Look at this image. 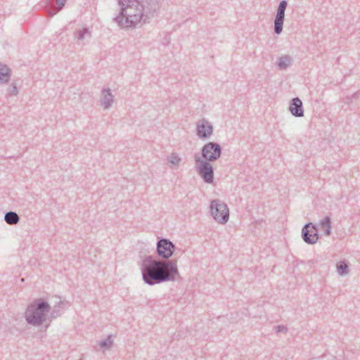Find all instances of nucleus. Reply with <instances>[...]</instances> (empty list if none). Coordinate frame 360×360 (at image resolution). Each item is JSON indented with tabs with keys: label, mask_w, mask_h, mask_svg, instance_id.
<instances>
[{
	"label": "nucleus",
	"mask_w": 360,
	"mask_h": 360,
	"mask_svg": "<svg viewBox=\"0 0 360 360\" xmlns=\"http://www.w3.org/2000/svg\"><path fill=\"white\" fill-rule=\"evenodd\" d=\"M175 245L167 238H159L156 244V252L159 257L168 259L175 251Z\"/></svg>",
	"instance_id": "0eeeda50"
},
{
	"label": "nucleus",
	"mask_w": 360,
	"mask_h": 360,
	"mask_svg": "<svg viewBox=\"0 0 360 360\" xmlns=\"http://www.w3.org/2000/svg\"><path fill=\"white\" fill-rule=\"evenodd\" d=\"M60 304H62L61 300L59 301L58 305H55L53 307L52 311L51 312L50 316H48V321H51L52 319L57 318L61 314V311L60 309Z\"/></svg>",
	"instance_id": "aec40b11"
},
{
	"label": "nucleus",
	"mask_w": 360,
	"mask_h": 360,
	"mask_svg": "<svg viewBox=\"0 0 360 360\" xmlns=\"http://www.w3.org/2000/svg\"><path fill=\"white\" fill-rule=\"evenodd\" d=\"M288 6V1L282 0L280 1L276 10V14L274 21V32L276 34H280L283 31V22L285 20V11Z\"/></svg>",
	"instance_id": "1a4fd4ad"
},
{
	"label": "nucleus",
	"mask_w": 360,
	"mask_h": 360,
	"mask_svg": "<svg viewBox=\"0 0 360 360\" xmlns=\"http://www.w3.org/2000/svg\"><path fill=\"white\" fill-rule=\"evenodd\" d=\"M319 226L324 231V235L329 236L331 234V219L329 216L325 217L319 222Z\"/></svg>",
	"instance_id": "4468645a"
},
{
	"label": "nucleus",
	"mask_w": 360,
	"mask_h": 360,
	"mask_svg": "<svg viewBox=\"0 0 360 360\" xmlns=\"http://www.w3.org/2000/svg\"><path fill=\"white\" fill-rule=\"evenodd\" d=\"M86 34H89V30L87 27H84L76 33V37L78 40H82L84 38V35Z\"/></svg>",
	"instance_id": "5701e85b"
},
{
	"label": "nucleus",
	"mask_w": 360,
	"mask_h": 360,
	"mask_svg": "<svg viewBox=\"0 0 360 360\" xmlns=\"http://www.w3.org/2000/svg\"><path fill=\"white\" fill-rule=\"evenodd\" d=\"M221 146L217 142H208L201 148V155L204 159L203 160L210 162L217 160L221 157Z\"/></svg>",
	"instance_id": "39448f33"
},
{
	"label": "nucleus",
	"mask_w": 360,
	"mask_h": 360,
	"mask_svg": "<svg viewBox=\"0 0 360 360\" xmlns=\"http://www.w3.org/2000/svg\"><path fill=\"white\" fill-rule=\"evenodd\" d=\"M11 76V69L5 64L0 63V84H7Z\"/></svg>",
	"instance_id": "ddd939ff"
},
{
	"label": "nucleus",
	"mask_w": 360,
	"mask_h": 360,
	"mask_svg": "<svg viewBox=\"0 0 360 360\" xmlns=\"http://www.w3.org/2000/svg\"><path fill=\"white\" fill-rule=\"evenodd\" d=\"M121 10L114 20L122 28L134 27L139 22L146 23L158 9V0H120Z\"/></svg>",
	"instance_id": "f257e3e1"
},
{
	"label": "nucleus",
	"mask_w": 360,
	"mask_h": 360,
	"mask_svg": "<svg viewBox=\"0 0 360 360\" xmlns=\"http://www.w3.org/2000/svg\"><path fill=\"white\" fill-rule=\"evenodd\" d=\"M195 161L200 163L198 167V172L204 182L212 184L214 181V169L210 162L200 159L198 155H195Z\"/></svg>",
	"instance_id": "423d86ee"
},
{
	"label": "nucleus",
	"mask_w": 360,
	"mask_h": 360,
	"mask_svg": "<svg viewBox=\"0 0 360 360\" xmlns=\"http://www.w3.org/2000/svg\"><path fill=\"white\" fill-rule=\"evenodd\" d=\"M337 272L340 276L347 275L349 273V264L345 260L340 261L336 264Z\"/></svg>",
	"instance_id": "dca6fc26"
},
{
	"label": "nucleus",
	"mask_w": 360,
	"mask_h": 360,
	"mask_svg": "<svg viewBox=\"0 0 360 360\" xmlns=\"http://www.w3.org/2000/svg\"><path fill=\"white\" fill-rule=\"evenodd\" d=\"M302 238L309 245L315 244L319 239L317 226L311 222L304 224L302 229Z\"/></svg>",
	"instance_id": "6e6552de"
},
{
	"label": "nucleus",
	"mask_w": 360,
	"mask_h": 360,
	"mask_svg": "<svg viewBox=\"0 0 360 360\" xmlns=\"http://www.w3.org/2000/svg\"><path fill=\"white\" fill-rule=\"evenodd\" d=\"M210 212L214 220L219 224H226L229 219V210L226 203L219 199L211 201Z\"/></svg>",
	"instance_id": "20e7f679"
},
{
	"label": "nucleus",
	"mask_w": 360,
	"mask_h": 360,
	"mask_svg": "<svg viewBox=\"0 0 360 360\" xmlns=\"http://www.w3.org/2000/svg\"><path fill=\"white\" fill-rule=\"evenodd\" d=\"M352 98L353 99H357V98H360V91H358L355 93H354L352 95Z\"/></svg>",
	"instance_id": "393cba45"
},
{
	"label": "nucleus",
	"mask_w": 360,
	"mask_h": 360,
	"mask_svg": "<svg viewBox=\"0 0 360 360\" xmlns=\"http://www.w3.org/2000/svg\"><path fill=\"white\" fill-rule=\"evenodd\" d=\"M56 4L58 5V10L54 11L53 9H48L47 10V15L49 17H53L54 15H56L58 11H60L65 6L67 0H56Z\"/></svg>",
	"instance_id": "a211bd4d"
},
{
	"label": "nucleus",
	"mask_w": 360,
	"mask_h": 360,
	"mask_svg": "<svg viewBox=\"0 0 360 360\" xmlns=\"http://www.w3.org/2000/svg\"><path fill=\"white\" fill-rule=\"evenodd\" d=\"M167 161L172 165L170 167L177 166L181 161V158L174 153H172L170 156L167 157Z\"/></svg>",
	"instance_id": "412c9836"
},
{
	"label": "nucleus",
	"mask_w": 360,
	"mask_h": 360,
	"mask_svg": "<svg viewBox=\"0 0 360 360\" xmlns=\"http://www.w3.org/2000/svg\"><path fill=\"white\" fill-rule=\"evenodd\" d=\"M352 99L353 98H352V96H347L345 98V103H346L347 104H350L352 102Z\"/></svg>",
	"instance_id": "a878e982"
},
{
	"label": "nucleus",
	"mask_w": 360,
	"mask_h": 360,
	"mask_svg": "<svg viewBox=\"0 0 360 360\" xmlns=\"http://www.w3.org/2000/svg\"><path fill=\"white\" fill-rule=\"evenodd\" d=\"M276 332L277 333H286L288 332V328L283 325H279L276 327Z\"/></svg>",
	"instance_id": "b1692460"
},
{
	"label": "nucleus",
	"mask_w": 360,
	"mask_h": 360,
	"mask_svg": "<svg viewBox=\"0 0 360 360\" xmlns=\"http://www.w3.org/2000/svg\"><path fill=\"white\" fill-rule=\"evenodd\" d=\"M289 111L295 117H302L304 116V111L302 101L298 98H293L289 105Z\"/></svg>",
	"instance_id": "9b49d317"
},
{
	"label": "nucleus",
	"mask_w": 360,
	"mask_h": 360,
	"mask_svg": "<svg viewBox=\"0 0 360 360\" xmlns=\"http://www.w3.org/2000/svg\"><path fill=\"white\" fill-rule=\"evenodd\" d=\"M141 271L143 281L149 285L173 281L176 276H179L176 259L162 260L152 255L143 259Z\"/></svg>",
	"instance_id": "f03ea898"
},
{
	"label": "nucleus",
	"mask_w": 360,
	"mask_h": 360,
	"mask_svg": "<svg viewBox=\"0 0 360 360\" xmlns=\"http://www.w3.org/2000/svg\"><path fill=\"white\" fill-rule=\"evenodd\" d=\"M112 344H113V341L112 339V335H109L107 337V338L100 341L98 345L101 348H103L105 349H109L112 347Z\"/></svg>",
	"instance_id": "6ab92c4d"
},
{
	"label": "nucleus",
	"mask_w": 360,
	"mask_h": 360,
	"mask_svg": "<svg viewBox=\"0 0 360 360\" xmlns=\"http://www.w3.org/2000/svg\"><path fill=\"white\" fill-rule=\"evenodd\" d=\"M291 58L289 56H283L281 57L277 63V65L280 70H285L290 65Z\"/></svg>",
	"instance_id": "f3484780"
},
{
	"label": "nucleus",
	"mask_w": 360,
	"mask_h": 360,
	"mask_svg": "<svg viewBox=\"0 0 360 360\" xmlns=\"http://www.w3.org/2000/svg\"><path fill=\"white\" fill-rule=\"evenodd\" d=\"M114 101V96L112 94L110 89H103L101 91V97L100 105L103 109H109Z\"/></svg>",
	"instance_id": "f8f14e48"
},
{
	"label": "nucleus",
	"mask_w": 360,
	"mask_h": 360,
	"mask_svg": "<svg viewBox=\"0 0 360 360\" xmlns=\"http://www.w3.org/2000/svg\"><path fill=\"white\" fill-rule=\"evenodd\" d=\"M8 96H17L18 94V89L15 83H12L6 90Z\"/></svg>",
	"instance_id": "4be33fe9"
},
{
	"label": "nucleus",
	"mask_w": 360,
	"mask_h": 360,
	"mask_svg": "<svg viewBox=\"0 0 360 360\" xmlns=\"http://www.w3.org/2000/svg\"><path fill=\"white\" fill-rule=\"evenodd\" d=\"M4 220L9 225H15L20 221V217L15 212L9 211L5 214Z\"/></svg>",
	"instance_id": "2eb2a0df"
},
{
	"label": "nucleus",
	"mask_w": 360,
	"mask_h": 360,
	"mask_svg": "<svg viewBox=\"0 0 360 360\" xmlns=\"http://www.w3.org/2000/svg\"><path fill=\"white\" fill-rule=\"evenodd\" d=\"M213 126L205 118L200 120L196 126L197 136L201 139H207L213 134Z\"/></svg>",
	"instance_id": "9d476101"
},
{
	"label": "nucleus",
	"mask_w": 360,
	"mask_h": 360,
	"mask_svg": "<svg viewBox=\"0 0 360 360\" xmlns=\"http://www.w3.org/2000/svg\"><path fill=\"white\" fill-rule=\"evenodd\" d=\"M50 310L51 306L48 302L42 298L35 299L27 307L25 320L31 326H40L48 321L47 314Z\"/></svg>",
	"instance_id": "7ed1b4c3"
}]
</instances>
